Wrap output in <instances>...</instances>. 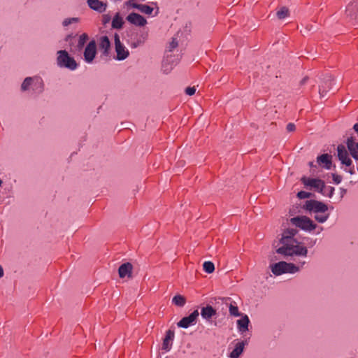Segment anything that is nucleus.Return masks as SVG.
I'll return each instance as SVG.
<instances>
[{"mask_svg": "<svg viewBox=\"0 0 358 358\" xmlns=\"http://www.w3.org/2000/svg\"><path fill=\"white\" fill-rule=\"evenodd\" d=\"M331 155L323 154L317 157V163L324 169L329 170L331 167Z\"/></svg>", "mask_w": 358, "mask_h": 358, "instance_id": "aec40b11", "label": "nucleus"}, {"mask_svg": "<svg viewBox=\"0 0 358 358\" xmlns=\"http://www.w3.org/2000/svg\"><path fill=\"white\" fill-rule=\"evenodd\" d=\"M56 64L59 68L70 71L77 69L78 64L73 57L71 56L66 50H58L56 53Z\"/></svg>", "mask_w": 358, "mask_h": 358, "instance_id": "20e7f679", "label": "nucleus"}, {"mask_svg": "<svg viewBox=\"0 0 358 358\" xmlns=\"http://www.w3.org/2000/svg\"><path fill=\"white\" fill-rule=\"evenodd\" d=\"M357 171H358V164H357Z\"/></svg>", "mask_w": 358, "mask_h": 358, "instance_id": "a18cd8bd", "label": "nucleus"}, {"mask_svg": "<svg viewBox=\"0 0 358 358\" xmlns=\"http://www.w3.org/2000/svg\"><path fill=\"white\" fill-rule=\"evenodd\" d=\"M280 20H283L289 15V9L286 7H282L276 13Z\"/></svg>", "mask_w": 358, "mask_h": 358, "instance_id": "c756f323", "label": "nucleus"}, {"mask_svg": "<svg viewBox=\"0 0 358 358\" xmlns=\"http://www.w3.org/2000/svg\"><path fill=\"white\" fill-rule=\"evenodd\" d=\"M148 32H143L140 34L138 38L131 43L130 46L131 48H136L141 45H143L148 39Z\"/></svg>", "mask_w": 358, "mask_h": 358, "instance_id": "393cba45", "label": "nucleus"}, {"mask_svg": "<svg viewBox=\"0 0 358 358\" xmlns=\"http://www.w3.org/2000/svg\"><path fill=\"white\" fill-rule=\"evenodd\" d=\"M174 338V332L171 330H169L166 332V336L163 341L162 349L169 351L171 348L172 341Z\"/></svg>", "mask_w": 358, "mask_h": 358, "instance_id": "4be33fe9", "label": "nucleus"}, {"mask_svg": "<svg viewBox=\"0 0 358 358\" xmlns=\"http://www.w3.org/2000/svg\"><path fill=\"white\" fill-rule=\"evenodd\" d=\"M172 302L177 306L182 307L186 303V299L183 296L178 294L173 298Z\"/></svg>", "mask_w": 358, "mask_h": 358, "instance_id": "c85d7f7f", "label": "nucleus"}, {"mask_svg": "<svg viewBox=\"0 0 358 358\" xmlns=\"http://www.w3.org/2000/svg\"><path fill=\"white\" fill-rule=\"evenodd\" d=\"M80 22V18L78 17H66L62 22V26L66 30L69 28H74L75 25L78 24Z\"/></svg>", "mask_w": 358, "mask_h": 358, "instance_id": "412c9836", "label": "nucleus"}, {"mask_svg": "<svg viewBox=\"0 0 358 358\" xmlns=\"http://www.w3.org/2000/svg\"><path fill=\"white\" fill-rule=\"evenodd\" d=\"M216 315V310L211 306L203 307L201 310V317L206 320H209L212 317Z\"/></svg>", "mask_w": 358, "mask_h": 358, "instance_id": "5701e85b", "label": "nucleus"}, {"mask_svg": "<svg viewBox=\"0 0 358 358\" xmlns=\"http://www.w3.org/2000/svg\"><path fill=\"white\" fill-rule=\"evenodd\" d=\"M296 263H288L284 261L270 265L271 272L275 275H280L285 273H296L306 264L305 259L298 257H290Z\"/></svg>", "mask_w": 358, "mask_h": 358, "instance_id": "f03ea898", "label": "nucleus"}, {"mask_svg": "<svg viewBox=\"0 0 358 358\" xmlns=\"http://www.w3.org/2000/svg\"><path fill=\"white\" fill-rule=\"evenodd\" d=\"M229 311L231 315L238 317L241 316L242 315L240 313L238 308L236 306H234L233 304H230L229 306Z\"/></svg>", "mask_w": 358, "mask_h": 358, "instance_id": "72a5a7b5", "label": "nucleus"}, {"mask_svg": "<svg viewBox=\"0 0 358 358\" xmlns=\"http://www.w3.org/2000/svg\"><path fill=\"white\" fill-rule=\"evenodd\" d=\"M115 50L116 56L115 59L117 61H123L129 57V51L128 48L120 41V36L117 34L114 36Z\"/></svg>", "mask_w": 358, "mask_h": 358, "instance_id": "1a4fd4ad", "label": "nucleus"}, {"mask_svg": "<svg viewBox=\"0 0 358 358\" xmlns=\"http://www.w3.org/2000/svg\"><path fill=\"white\" fill-rule=\"evenodd\" d=\"M346 144L351 156L358 162V142L353 137H350L348 138Z\"/></svg>", "mask_w": 358, "mask_h": 358, "instance_id": "f3484780", "label": "nucleus"}, {"mask_svg": "<svg viewBox=\"0 0 358 358\" xmlns=\"http://www.w3.org/2000/svg\"><path fill=\"white\" fill-rule=\"evenodd\" d=\"M195 92H196L195 87H188L185 89V93L189 96H192V95L194 94Z\"/></svg>", "mask_w": 358, "mask_h": 358, "instance_id": "c9c22d12", "label": "nucleus"}, {"mask_svg": "<svg viewBox=\"0 0 358 358\" xmlns=\"http://www.w3.org/2000/svg\"><path fill=\"white\" fill-rule=\"evenodd\" d=\"M97 54L96 43L94 40L90 41L85 46L83 52L84 61L87 64H92Z\"/></svg>", "mask_w": 358, "mask_h": 358, "instance_id": "9d476101", "label": "nucleus"}, {"mask_svg": "<svg viewBox=\"0 0 358 358\" xmlns=\"http://www.w3.org/2000/svg\"><path fill=\"white\" fill-rule=\"evenodd\" d=\"M248 345V341H241L235 343L234 350L229 353V358H239L244 351L245 346Z\"/></svg>", "mask_w": 358, "mask_h": 358, "instance_id": "2eb2a0df", "label": "nucleus"}, {"mask_svg": "<svg viewBox=\"0 0 358 358\" xmlns=\"http://www.w3.org/2000/svg\"><path fill=\"white\" fill-rule=\"evenodd\" d=\"M353 129L358 134V122L354 124Z\"/></svg>", "mask_w": 358, "mask_h": 358, "instance_id": "ea45409f", "label": "nucleus"}, {"mask_svg": "<svg viewBox=\"0 0 358 358\" xmlns=\"http://www.w3.org/2000/svg\"><path fill=\"white\" fill-rule=\"evenodd\" d=\"M3 275V270L1 266H0V278Z\"/></svg>", "mask_w": 358, "mask_h": 358, "instance_id": "79ce46f5", "label": "nucleus"}, {"mask_svg": "<svg viewBox=\"0 0 358 358\" xmlns=\"http://www.w3.org/2000/svg\"><path fill=\"white\" fill-rule=\"evenodd\" d=\"M99 47L103 55L108 56L110 48V42L108 36H103L99 40Z\"/></svg>", "mask_w": 358, "mask_h": 358, "instance_id": "6ab92c4d", "label": "nucleus"}, {"mask_svg": "<svg viewBox=\"0 0 358 358\" xmlns=\"http://www.w3.org/2000/svg\"><path fill=\"white\" fill-rule=\"evenodd\" d=\"M87 3L90 9L99 13L105 12L108 7L107 3L100 0H87Z\"/></svg>", "mask_w": 358, "mask_h": 358, "instance_id": "4468645a", "label": "nucleus"}, {"mask_svg": "<svg viewBox=\"0 0 358 358\" xmlns=\"http://www.w3.org/2000/svg\"><path fill=\"white\" fill-rule=\"evenodd\" d=\"M301 181L304 185L310 187V189L322 194L324 196L331 197L334 188L332 187H325L324 181L317 178H308L303 177L301 178Z\"/></svg>", "mask_w": 358, "mask_h": 358, "instance_id": "39448f33", "label": "nucleus"}, {"mask_svg": "<svg viewBox=\"0 0 358 358\" xmlns=\"http://www.w3.org/2000/svg\"><path fill=\"white\" fill-rule=\"evenodd\" d=\"M303 208L315 213H324L328 210V206L325 203L317 200H307L303 205Z\"/></svg>", "mask_w": 358, "mask_h": 358, "instance_id": "6e6552de", "label": "nucleus"}, {"mask_svg": "<svg viewBox=\"0 0 358 358\" xmlns=\"http://www.w3.org/2000/svg\"><path fill=\"white\" fill-rule=\"evenodd\" d=\"M334 81V78L331 76H327L324 78L322 85L319 87V94L321 97H323L328 90L331 89V83Z\"/></svg>", "mask_w": 358, "mask_h": 358, "instance_id": "a211bd4d", "label": "nucleus"}, {"mask_svg": "<svg viewBox=\"0 0 358 358\" xmlns=\"http://www.w3.org/2000/svg\"><path fill=\"white\" fill-rule=\"evenodd\" d=\"M88 38V35L85 33H83L81 35H80L78 40L77 48L78 49L83 48L85 43L87 42Z\"/></svg>", "mask_w": 358, "mask_h": 358, "instance_id": "7c9ffc66", "label": "nucleus"}, {"mask_svg": "<svg viewBox=\"0 0 358 358\" xmlns=\"http://www.w3.org/2000/svg\"><path fill=\"white\" fill-rule=\"evenodd\" d=\"M124 24L122 17L119 13H117L112 20V27L114 29H121Z\"/></svg>", "mask_w": 358, "mask_h": 358, "instance_id": "cd10ccee", "label": "nucleus"}, {"mask_svg": "<svg viewBox=\"0 0 358 358\" xmlns=\"http://www.w3.org/2000/svg\"><path fill=\"white\" fill-rule=\"evenodd\" d=\"M199 313L198 310H194L189 316L184 317L178 322V327L187 329L196 324Z\"/></svg>", "mask_w": 358, "mask_h": 358, "instance_id": "9b49d317", "label": "nucleus"}, {"mask_svg": "<svg viewBox=\"0 0 358 358\" xmlns=\"http://www.w3.org/2000/svg\"><path fill=\"white\" fill-rule=\"evenodd\" d=\"M307 80H308V78H307V77H306V78H303V79L301 80V81L300 82L301 85H303V84H305V83H306Z\"/></svg>", "mask_w": 358, "mask_h": 358, "instance_id": "a19ab883", "label": "nucleus"}, {"mask_svg": "<svg viewBox=\"0 0 358 358\" xmlns=\"http://www.w3.org/2000/svg\"><path fill=\"white\" fill-rule=\"evenodd\" d=\"M297 196L300 199H308L311 196V193H309V192H307L305 191H301V192H298Z\"/></svg>", "mask_w": 358, "mask_h": 358, "instance_id": "f704fd0d", "label": "nucleus"}, {"mask_svg": "<svg viewBox=\"0 0 358 358\" xmlns=\"http://www.w3.org/2000/svg\"><path fill=\"white\" fill-rule=\"evenodd\" d=\"M126 20L136 27H144L148 24L147 20L144 17L134 12L129 13Z\"/></svg>", "mask_w": 358, "mask_h": 358, "instance_id": "ddd939ff", "label": "nucleus"}, {"mask_svg": "<svg viewBox=\"0 0 358 358\" xmlns=\"http://www.w3.org/2000/svg\"><path fill=\"white\" fill-rule=\"evenodd\" d=\"M125 4L128 7L136 8L139 12L148 15H151L154 10V8L146 4L137 3L135 2L134 0H129L125 3Z\"/></svg>", "mask_w": 358, "mask_h": 358, "instance_id": "f8f14e48", "label": "nucleus"}, {"mask_svg": "<svg viewBox=\"0 0 358 358\" xmlns=\"http://www.w3.org/2000/svg\"><path fill=\"white\" fill-rule=\"evenodd\" d=\"M110 16L109 15H104L103 16V23L106 24L110 21Z\"/></svg>", "mask_w": 358, "mask_h": 358, "instance_id": "58836bf2", "label": "nucleus"}, {"mask_svg": "<svg viewBox=\"0 0 358 358\" xmlns=\"http://www.w3.org/2000/svg\"><path fill=\"white\" fill-rule=\"evenodd\" d=\"M181 32H177V34L172 38L171 41L169 43L167 46V50L169 52H172L173 50L178 47L180 41V38L182 36Z\"/></svg>", "mask_w": 358, "mask_h": 358, "instance_id": "a878e982", "label": "nucleus"}, {"mask_svg": "<svg viewBox=\"0 0 358 358\" xmlns=\"http://www.w3.org/2000/svg\"><path fill=\"white\" fill-rule=\"evenodd\" d=\"M132 271V265L130 263H125L122 264L118 270L120 278H124L126 276L130 277Z\"/></svg>", "mask_w": 358, "mask_h": 358, "instance_id": "b1692460", "label": "nucleus"}, {"mask_svg": "<svg viewBox=\"0 0 358 358\" xmlns=\"http://www.w3.org/2000/svg\"><path fill=\"white\" fill-rule=\"evenodd\" d=\"M290 222L306 231H312L317 227L316 224L312 220L306 216H297L290 220Z\"/></svg>", "mask_w": 358, "mask_h": 358, "instance_id": "0eeeda50", "label": "nucleus"}, {"mask_svg": "<svg viewBox=\"0 0 358 358\" xmlns=\"http://www.w3.org/2000/svg\"><path fill=\"white\" fill-rule=\"evenodd\" d=\"M44 82L39 76L26 77L20 85V90L22 92H31L36 94H41L44 90Z\"/></svg>", "mask_w": 358, "mask_h": 358, "instance_id": "7ed1b4c3", "label": "nucleus"}, {"mask_svg": "<svg viewBox=\"0 0 358 358\" xmlns=\"http://www.w3.org/2000/svg\"><path fill=\"white\" fill-rule=\"evenodd\" d=\"M2 184V180L0 179V186Z\"/></svg>", "mask_w": 358, "mask_h": 358, "instance_id": "c03bdc74", "label": "nucleus"}, {"mask_svg": "<svg viewBox=\"0 0 358 358\" xmlns=\"http://www.w3.org/2000/svg\"><path fill=\"white\" fill-rule=\"evenodd\" d=\"M172 57L171 56H169V55H167L164 61H163V71L166 73H169L171 69H173L174 64H171L172 63Z\"/></svg>", "mask_w": 358, "mask_h": 358, "instance_id": "bb28decb", "label": "nucleus"}, {"mask_svg": "<svg viewBox=\"0 0 358 358\" xmlns=\"http://www.w3.org/2000/svg\"><path fill=\"white\" fill-rule=\"evenodd\" d=\"M287 130L288 131H294L295 130V125L293 123H289L287 125Z\"/></svg>", "mask_w": 358, "mask_h": 358, "instance_id": "4c0bfd02", "label": "nucleus"}, {"mask_svg": "<svg viewBox=\"0 0 358 358\" xmlns=\"http://www.w3.org/2000/svg\"><path fill=\"white\" fill-rule=\"evenodd\" d=\"M237 329L238 332L243 335L248 331V326L250 324V320L247 315H242L241 319L236 322Z\"/></svg>", "mask_w": 358, "mask_h": 358, "instance_id": "dca6fc26", "label": "nucleus"}, {"mask_svg": "<svg viewBox=\"0 0 358 358\" xmlns=\"http://www.w3.org/2000/svg\"><path fill=\"white\" fill-rule=\"evenodd\" d=\"M332 178L336 184H339L342 180V177L336 173L332 174Z\"/></svg>", "mask_w": 358, "mask_h": 358, "instance_id": "e433bc0d", "label": "nucleus"}, {"mask_svg": "<svg viewBox=\"0 0 358 358\" xmlns=\"http://www.w3.org/2000/svg\"><path fill=\"white\" fill-rule=\"evenodd\" d=\"M297 233L295 229H287L282 234L280 243L282 246L276 250V252L284 257H298L306 259L308 255L306 247L299 243L293 237Z\"/></svg>", "mask_w": 358, "mask_h": 358, "instance_id": "f257e3e1", "label": "nucleus"}, {"mask_svg": "<svg viewBox=\"0 0 358 358\" xmlns=\"http://www.w3.org/2000/svg\"><path fill=\"white\" fill-rule=\"evenodd\" d=\"M329 214L327 212L324 213H318L314 215L315 220L319 223H324L329 218Z\"/></svg>", "mask_w": 358, "mask_h": 358, "instance_id": "2f4dec72", "label": "nucleus"}, {"mask_svg": "<svg viewBox=\"0 0 358 358\" xmlns=\"http://www.w3.org/2000/svg\"><path fill=\"white\" fill-rule=\"evenodd\" d=\"M309 164H310V166H314L313 162H310Z\"/></svg>", "mask_w": 358, "mask_h": 358, "instance_id": "37998d69", "label": "nucleus"}, {"mask_svg": "<svg viewBox=\"0 0 358 358\" xmlns=\"http://www.w3.org/2000/svg\"><path fill=\"white\" fill-rule=\"evenodd\" d=\"M337 157L341 164L345 167L343 170L351 175L355 173V167L352 165V161L350 159L348 150L344 145H339L337 147Z\"/></svg>", "mask_w": 358, "mask_h": 358, "instance_id": "423d86ee", "label": "nucleus"}, {"mask_svg": "<svg viewBox=\"0 0 358 358\" xmlns=\"http://www.w3.org/2000/svg\"><path fill=\"white\" fill-rule=\"evenodd\" d=\"M203 270L208 273H212L215 270V266L210 261L205 262L203 264Z\"/></svg>", "mask_w": 358, "mask_h": 358, "instance_id": "473e14b6", "label": "nucleus"}]
</instances>
